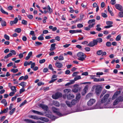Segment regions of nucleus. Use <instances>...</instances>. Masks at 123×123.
Returning a JSON list of instances; mask_svg holds the SVG:
<instances>
[{"mask_svg":"<svg viewBox=\"0 0 123 123\" xmlns=\"http://www.w3.org/2000/svg\"><path fill=\"white\" fill-rule=\"evenodd\" d=\"M101 26L100 24H98L96 25V30L98 31H100L101 30V28L99 27Z\"/></svg>","mask_w":123,"mask_h":123,"instance_id":"obj_25","label":"nucleus"},{"mask_svg":"<svg viewBox=\"0 0 123 123\" xmlns=\"http://www.w3.org/2000/svg\"><path fill=\"white\" fill-rule=\"evenodd\" d=\"M26 83L25 82H22L19 84V85L24 87L26 86Z\"/></svg>","mask_w":123,"mask_h":123,"instance_id":"obj_31","label":"nucleus"},{"mask_svg":"<svg viewBox=\"0 0 123 123\" xmlns=\"http://www.w3.org/2000/svg\"><path fill=\"white\" fill-rule=\"evenodd\" d=\"M79 73L78 72H74L73 73V74L72 75L73 77L76 76V75L77 74H78Z\"/></svg>","mask_w":123,"mask_h":123,"instance_id":"obj_59","label":"nucleus"},{"mask_svg":"<svg viewBox=\"0 0 123 123\" xmlns=\"http://www.w3.org/2000/svg\"><path fill=\"white\" fill-rule=\"evenodd\" d=\"M118 15L120 17H123V12H119Z\"/></svg>","mask_w":123,"mask_h":123,"instance_id":"obj_42","label":"nucleus"},{"mask_svg":"<svg viewBox=\"0 0 123 123\" xmlns=\"http://www.w3.org/2000/svg\"><path fill=\"white\" fill-rule=\"evenodd\" d=\"M110 2L112 5H114L116 3V0H111V1Z\"/></svg>","mask_w":123,"mask_h":123,"instance_id":"obj_52","label":"nucleus"},{"mask_svg":"<svg viewBox=\"0 0 123 123\" xmlns=\"http://www.w3.org/2000/svg\"><path fill=\"white\" fill-rule=\"evenodd\" d=\"M39 106L44 110L47 111L48 110V106L44 105L41 104L39 105Z\"/></svg>","mask_w":123,"mask_h":123,"instance_id":"obj_7","label":"nucleus"},{"mask_svg":"<svg viewBox=\"0 0 123 123\" xmlns=\"http://www.w3.org/2000/svg\"><path fill=\"white\" fill-rule=\"evenodd\" d=\"M39 119L46 122H48L49 121V120L47 118L43 117L39 118Z\"/></svg>","mask_w":123,"mask_h":123,"instance_id":"obj_14","label":"nucleus"},{"mask_svg":"<svg viewBox=\"0 0 123 123\" xmlns=\"http://www.w3.org/2000/svg\"><path fill=\"white\" fill-rule=\"evenodd\" d=\"M27 102V101L26 100H25L20 105V107H21L23 105H25Z\"/></svg>","mask_w":123,"mask_h":123,"instance_id":"obj_49","label":"nucleus"},{"mask_svg":"<svg viewBox=\"0 0 123 123\" xmlns=\"http://www.w3.org/2000/svg\"><path fill=\"white\" fill-rule=\"evenodd\" d=\"M112 23V22L111 21H107L106 22V24L109 25H111Z\"/></svg>","mask_w":123,"mask_h":123,"instance_id":"obj_56","label":"nucleus"},{"mask_svg":"<svg viewBox=\"0 0 123 123\" xmlns=\"http://www.w3.org/2000/svg\"><path fill=\"white\" fill-rule=\"evenodd\" d=\"M35 44H36V45H35V46H38V45H42V43L41 42L37 41L35 42Z\"/></svg>","mask_w":123,"mask_h":123,"instance_id":"obj_46","label":"nucleus"},{"mask_svg":"<svg viewBox=\"0 0 123 123\" xmlns=\"http://www.w3.org/2000/svg\"><path fill=\"white\" fill-rule=\"evenodd\" d=\"M80 16L81 18H80V19H77L75 21V23H76L77 22H78L80 20H82V18H83V15H82V16L80 15Z\"/></svg>","mask_w":123,"mask_h":123,"instance_id":"obj_44","label":"nucleus"},{"mask_svg":"<svg viewBox=\"0 0 123 123\" xmlns=\"http://www.w3.org/2000/svg\"><path fill=\"white\" fill-rule=\"evenodd\" d=\"M102 90V87L99 86H96L95 89V92L97 95H99L101 92Z\"/></svg>","mask_w":123,"mask_h":123,"instance_id":"obj_3","label":"nucleus"},{"mask_svg":"<svg viewBox=\"0 0 123 123\" xmlns=\"http://www.w3.org/2000/svg\"><path fill=\"white\" fill-rule=\"evenodd\" d=\"M24 121L27 122H29V123H35V122L33 121L32 120H31V119H25L24 120Z\"/></svg>","mask_w":123,"mask_h":123,"instance_id":"obj_26","label":"nucleus"},{"mask_svg":"<svg viewBox=\"0 0 123 123\" xmlns=\"http://www.w3.org/2000/svg\"><path fill=\"white\" fill-rule=\"evenodd\" d=\"M102 50H99L97 52V54L98 55H100L101 54H102Z\"/></svg>","mask_w":123,"mask_h":123,"instance_id":"obj_48","label":"nucleus"},{"mask_svg":"<svg viewBox=\"0 0 123 123\" xmlns=\"http://www.w3.org/2000/svg\"><path fill=\"white\" fill-rule=\"evenodd\" d=\"M4 37L6 39L9 40L10 39L9 37L6 34H5L4 35Z\"/></svg>","mask_w":123,"mask_h":123,"instance_id":"obj_50","label":"nucleus"},{"mask_svg":"<svg viewBox=\"0 0 123 123\" xmlns=\"http://www.w3.org/2000/svg\"><path fill=\"white\" fill-rule=\"evenodd\" d=\"M80 93H78L77 94L76 97V99L78 100L80 99Z\"/></svg>","mask_w":123,"mask_h":123,"instance_id":"obj_43","label":"nucleus"},{"mask_svg":"<svg viewBox=\"0 0 123 123\" xmlns=\"http://www.w3.org/2000/svg\"><path fill=\"white\" fill-rule=\"evenodd\" d=\"M92 95V93H88L86 96V97L88 98L90 97Z\"/></svg>","mask_w":123,"mask_h":123,"instance_id":"obj_62","label":"nucleus"},{"mask_svg":"<svg viewBox=\"0 0 123 123\" xmlns=\"http://www.w3.org/2000/svg\"><path fill=\"white\" fill-rule=\"evenodd\" d=\"M97 42L98 43H100L102 42L103 40L101 38H98L96 39Z\"/></svg>","mask_w":123,"mask_h":123,"instance_id":"obj_39","label":"nucleus"},{"mask_svg":"<svg viewBox=\"0 0 123 123\" xmlns=\"http://www.w3.org/2000/svg\"><path fill=\"white\" fill-rule=\"evenodd\" d=\"M74 95L72 94H69L67 96V98L68 99H71L74 98Z\"/></svg>","mask_w":123,"mask_h":123,"instance_id":"obj_13","label":"nucleus"},{"mask_svg":"<svg viewBox=\"0 0 123 123\" xmlns=\"http://www.w3.org/2000/svg\"><path fill=\"white\" fill-rule=\"evenodd\" d=\"M11 89L13 92H16V87L14 86H12L11 87Z\"/></svg>","mask_w":123,"mask_h":123,"instance_id":"obj_32","label":"nucleus"},{"mask_svg":"<svg viewBox=\"0 0 123 123\" xmlns=\"http://www.w3.org/2000/svg\"><path fill=\"white\" fill-rule=\"evenodd\" d=\"M101 15L104 18H106L107 17L106 14L104 13H101Z\"/></svg>","mask_w":123,"mask_h":123,"instance_id":"obj_55","label":"nucleus"},{"mask_svg":"<svg viewBox=\"0 0 123 123\" xmlns=\"http://www.w3.org/2000/svg\"><path fill=\"white\" fill-rule=\"evenodd\" d=\"M106 45L107 46L109 47L111 46V44L110 42H108L106 43Z\"/></svg>","mask_w":123,"mask_h":123,"instance_id":"obj_47","label":"nucleus"},{"mask_svg":"<svg viewBox=\"0 0 123 123\" xmlns=\"http://www.w3.org/2000/svg\"><path fill=\"white\" fill-rule=\"evenodd\" d=\"M1 103L4 104V106H6L7 104V103L5 99H4L2 100L1 101Z\"/></svg>","mask_w":123,"mask_h":123,"instance_id":"obj_18","label":"nucleus"},{"mask_svg":"<svg viewBox=\"0 0 123 123\" xmlns=\"http://www.w3.org/2000/svg\"><path fill=\"white\" fill-rule=\"evenodd\" d=\"M35 62H33L31 64V68H33L35 66Z\"/></svg>","mask_w":123,"mask_h":123,"instance_id":"obj_64","label":"nucleus"},{"mask_svg":"<svg viewBox=\"0 0 123 123\" xmlns=\"http://www.w3.org/2000/svg\"><path fill=\"white\" fill-rule=\"evenodd\" d=\"M95 23H93L91 24H89L88 26L89 27L90 29L91 28H92V27L94 26V25H95Z\"/></svg>","mask_w":123,"mask_h":123,"instance_id":"obj_41","label":"nucleus"},{"mask_svg":"<svg viewBox=\"0 0 123 123\" xmlns=\"http://www.w3.org/2000/svg\"><path fill=\"white\" fill-rule=\"evenodd\" d=\"M12 54L11 53H9V54L5 56L4 57L5 59H7L9 57H10L12 55Z\"/></svg>","mask_w":123,"mask_h":123,"instance_id":"obj_24","label":"nucleus"},{"mask_svg":"<svg viewBox=\"0 0 123 123\" xmlns=\"http://www.w3.org/2000/svg\"><path fill=\"white\" fill-rule=\"evenodd\" d=\"M56 44L55 43L52 44L51 45V47L50 49V50L51 51H53L55 49Z\"/></svg>","mask_w":123,"mask_h":123,"instance_id":"obj_12","label":"nucleus"},{"mask_svg":"<svg viewBox=\"0 0 123 123\" xmlns=\"http://www.w3.org/2000/svg\"><path fill=\"white\" fill-rule=\"evenodd\" d=\"M22 23L24 25H27V21L24 20H23L22 22Z\"/></svg>","mask_w":123,"mask_h":123,"instance_id":"obj_53","label":"nucleus"},{"mask_svg":"<svg viewBox=\"0 0 123 123\" xmlns=\"http://www.w3.org/2000/svg\"><path fill=\"white\" fill-rule=\"evenodd\" d=\"M72 91L73 92L76 93L78 92V89L77 88H75L73 89Z\"/></svg>","mask_w":123,"mask_h":123,"instance_id":"obj_51","label":"nucleus"},{"mask_svg":"<svg viewBox=\"0 0 123 123\" xmlns=\"http://www.w3.org/2000/svg\"><path fill=\"white\" fill-rule=\"evenodd\" d=\"M77 56L79 57L78 59L79 60L83 61L85 59L86 57L85 54L82 52H79L77 54Z\"/></svg>","mask_w":123,"mask_h":123,"instance_id":"obj_2","label":"nucleus"},{"mask_svg":"<svg viewBox=\"0 0 123 123\" xmlns=\"http://www.w3.org/2000/svg\"><path fill=\"white\" fill-rule=\"evenodd\" d=\"M27 17L30 19H31L33 18V16L32 15H29L27 16Z\"/></svg>","mask_w":123,"mask_h":123,"instance_id":"obj_60","label":"nucleus"},{"mask_svg":"<svg viewBox=\"0 0 123 123\" xmlns=\"http://www.w3.org/2000/svg\"><path fill=\"white\" fill-rule=\"evenodd\" d=\"M108 9L109 12L111 14V16H113L114 15V14L112 12V9L111 8H110L109 6H108Z\"/></svg>","mask_w":123,"mask_h":123,"instance_id":"obj_16","label":"nucleus"},{"mask_svg":"<svg viewBox=\"0 0 123 123\" xmlns=\"http://www.w3.org/2000/svg\"><path fill=\"white\" fill-rule=\"evenodd\" d=\"M38 40H44V37H43L40 36L38 37Z\"/></svg>","mask_w":123,"mask_h":123,"instance_id":"obj_61","label":"nucleus"},{"mask_svg":"<svg viewBox=\"0 0 123 123\" xmlns=\"http://www.w3.org/2000/svg\"><path fill=\"white\" fill-rule=\"evenodd\" d=\"M52 110L54 113H56L57 114L60 115L61 114L58 111V110L55 107H53L52 108Z\"/></svg>","mask_w":123,"mask_h":123,"instance_id":"obj_9","label":"nucleus"},{"mask_svg":"<svg viewBox=\"0 0 123 123\" xmlns=\"http://www.w3.org/2000/svg\"><path fill=\"white\" fill-rule=\"evenodd\" d=\"M106 91H107L106 90H104L103 91L100 95V98H101L102 97L103 95L106 92Z\"/></svg>","mask_w":123,"mask_h":123,"instance_id":"obj_34","label":"nucleus"},{"mask_svg":"<svg viewBox=\"0 0 123 123\" xmlns=\"http://www.w3.org/2000/svg\"><path fill=\"white\" fill-rule=\"evenodd\" d=\"M88 87V86H86L83 89V91L85 94L86 93L87 91Z\"/></svg>","mask_w":123,"mask_h":123,"instance_id":"obj_33","label":"nucleus"},{"mask_svg":"<svg viewBox=\"0 0 123 123\" xmlns=\"http://www.w3.org/2000/svg\"><path fill=\"white\" fill-rule=\"evenodd\" d=\"M47 8L48 9V12L49 13H51L52 11V9L50 8V6L49 5H48L47 6Z\"/></svg>","mask_w":123,"mask_h":123,"instance_id":"obj_28","label":"nucleus"},{"mask_svg":"<svg viewBox=\"0 0 123 123\" xmlns=\"http://www.w3.org/2000/svg\"><path fill=\"white\" fill-rule=\"evenodd\" d=\"M95 19H91L88 22V23L89 24H91L93 23H95Z\"/></svg>","mask_w":123,"mask_h":123,"instance_id":"obj_30","label":"nucleus"},{"mask_svg":"<svg viewBox=\"0 0 123 123\" xmlns=\"http://www.w3.org/2000/svg\"><path fill=\"white\" fill-rule=\"evenodd\" d=\"M77 27L79 28H81L83 27V25L81 24H79L77 25Z\"/></svg>","mask_w":123,"mask_h":123,"instance_id":"obj_57","label":"nucleus"},{"mask_svg":"<svg viewBox=\"0 0 123 123\" xmlns=\"http://www.w3.org/2000/svg\"><path fill=\"white\" fill-rule=\"evenodd\" d=\"M30 117L31 118L37 120L39 119V118L36 116L31 115Z\"/></svg>","mask_w":123,"mask_h":123,"instance_id":"obj_20","label":"nucleus"},{"mask_svg":"<svg viewBox=\"0 0 123 123\" xmlns=\"http://www.w3.org/2000/svg\"><path fill=\"white\" fill-rule=\"evenodd\" d=\"M53 104L54 105L57 107L59 106L60 105V103L56 101H54Z\"/></svg>","mask_w":123,"mask_h":123,"instance_id":"obj_15","label":"nucleus"},{"mask_svg":"<svg viewBox=\"0 0 123 123\" xmlns=\"http://www.w3.org/2000/svg\"><path fill=\"white\" fill-rule=\"evenodd\" d=\"M55 64L56 67L59 68H61L63 67L62 64L59 62H56Z\"/></svg>","mask_w":123,"mask_h":123,"instance_id":"obj_8","label":"nucleus"},{"mask_svg":"<svg viewBox=\"0 0 123 123\" xmlns=\"http://www.w3.org/2000/svg\"><path fill=\"white\" fill-rule=\"evenodd\" d=\"M87 46H89L90 47H92L94 46L93 42H91L89 43L87 45Z\"/></svg>","mask_w":123,"mask_h":123,"instance_id":"obj_36","label":"nucleus"},{"mask_svg":"<svg viewBox=\"0 0 123 123\" xmlns=\"http://www.w3.org/2000/svg\"><path fill=\"white\" fill-rule=\"evenodd\" d=\"M115 8L120 11H121L122 10L123 7L120 4H117L115 5Z\"/></svg>","mask_w":123,"mask_h":123,"instance_id":"obj_6","label":"nucleus"},{"mask_svg":"<svg viewBox=\"0 0 123 123\" xmlns=\"http://www.w3.org/2000/svg\"><path fill=\"white\" fill-rule=\"evenodd\" d=\"M62 94L61 93L58 92L56 93L55 94L53 95L52 97L54 99H57L58 98L62 97Z\"/></svg>","mask_w":123,"mask_h":123,"instance_id":"obj_4","label":"nucleus"},{"mask_svg":"<svg viewBox=\"0 0 123 123\" xmlns=\"http://www.w3.org/2000/svg\"><path fill=\"white\" fill-rule=\"evenodd\" d=\"M71 104L72 106L76 104L77 103V100L75 99H73L71 101Z\"/></svg>","mask_w":123,"mask_h":123,"instance_id":"obj_27","label":"nucleus"},{"mask_svg":"<svg viewBox=\"0 0 123 123\" xmlns=\"http://www.w3.org/2000/svg\"><path fill=\"white\" fill-rule=\"evenodd\" d=\"M92 42L94 45H97L98 44V42L96 39L93 40Z\"/></svg>","mask_w":123,"mask_h":123,"instance_id":"obj_58","label":"nucleus"},{"mask_svg":"<svg viewBox=\"0 0 123 123\" xmlns=\"http://www.w3.org/2000/svg\"><path fill=\"white\" fill-rule=\"evenodd\" d=\"M0 10L1 12L3 13L8 15V13L7 12L5 11L2 8L1 6H0Z\"/></svg>","mask_w":123,"mask_h":123,"instance_id":"obj_19","label":"nucleus"},{"mask_svg":"<svg viewBox=\"0 0 123 123\" xmlns=\"http://www.w3.org/2000/svg\"><path fill=\"white\" fill-rule=\"evenodd\" d=\"M64 59V58L62 55H60L58 57V60L59 61H62Z\"/></svg>","mask_w":123,"mask_h":123,"instance_id":"obj_29","label":"nucleus"},{"mask_svg":"<svg viewBox=\"0 0 123 123\" xmlns=\"http://www.w3.org/2000/svg\"><path fill=\"white\" fill-rule=\"evenodd\" d=\"M95 100L94 99H90L87 102V105L88 106H91L95 102Z\"/></svg>","mask_w":123,"mask_h":123,"instance_id":"obj_5","label":"nucleus"},{"mask_svg":"<svg viewBox=\"0 0 123 123\" xmlns=\"http://www.w3.org/2000/svg\"><path fill=\"white\" fill-rule=\"evenodd\" d=\"M121 37V36L120 34L118 35L116 37V40L117 41L120 40Z\"/></svg>","mask_w":123,"mask_h":123,"instance_id":"obj_23","label":"nucleus"},{"mask_svg":"<svg viewBox=\"0 0 123 123\" xmlns=\"http://www.w3.org/2000/svg\"><path fill=\"white\" fill-rule=\"evenodd\" d=\"M49 68L52 71H53L54 70V69L53 68L51 64H50L49 65Z\"/></svg>","mask_w":123,"mask_h":123,"instance_id":"obj_54","label":"nucleus"},{"mask_svg":"<svg viewBox=\"0 0 123 123\" xmlns=\"http://www.w3.org/2000/svg\"><path fill=\"white\" fill-rule=\"evenodd\" d=\"M120 98H121V97H119L115 100L113 103V105H116L118 104L119 102L121 101H120Z\"/></svg>","mask_w":123,"mask_h":123,"instance_id":"obj_10","label":"nucleus"},{"mask_svg":"<svg viewBox=\"0 0 123 123\" xmlns=\"http://www.w3.org/2000/svg\"><path fill=\"white\" fill-rule=\"evenodd\" d=\"M111 100V98L110 97L109 94H106L102 98L101 102L102 103H105L106 104H108Z\"/></svg>","mask_w":123,"mask_h":123,"instance_id":"obj_1","label":"nucleus"},{"mask_svg":"<svg viewBox=\"0 0 123 123\" xmlns=\"http://www.w3.org/2000/svg\"><path fill=\"white\" fill-rule=\"evenodd\" d=\"M71 91V90L69 89H66L64 90V92L66 94H67L69 93Z\"/></svg>","mask_w":123,"mask_h":123,"instance_id":"obj_22","label":"nucleus"},{"mask_svg":"<svg viewBox=\"0 0 123 123\" xmlns=\"http://www.w3.org/2000/svg\"><path fill=\"white\" fill-rule=\"evenodd\" d=\"M10 51L13 55H15L16 54V52L14 50H11Z\"/></svg>","mask_w":123,"mask_h":123,"instance_id":"obj_63","label":"nucleus"},{"mask_svg":"<svg viewBox=\"0 0 123 123\" xmlns=\"http://www.w3.org/2000/svg\"><path fill=\"white\" fill-rule=\"evenodd\" d=\"M32 111L33 113L35 114H36L40 115H42L43 114V113H42L41 112L34 110H32Z\"/></svg>","mask_w":123,"mask_h":123,"instance_id":"obj_17","label":"nucleus"},{"mask_svg":"<svg viewBox=\"0 0 123 123\" xmlns=\"http://www.w3.org/2000/svg\"><path fill=\"white\" fill-rule=\"evenodd\" d=\"M81 79V77L80 75L77 76H76L74 78V80L76 81L78 80H79Z\"/></svg>","mask_w":123,"mask_h":123,"instance_id":"obj_35","label":"nucleus"},{"mask_svg":"<svg viewBox=\"0 0 123 123\" xmlns=\"http://www.w3.org/2000/svg\"><path fill=\"white\" fill-rule=\"evenodd\" d=\"M120 93V92H117L115 93L113 95L112 98V99L114 100L117 98L118 94H119Z\"/></svg>","mask_w":123,"mask_h":123,"instance_id":"obj_11","label":"nucleus"},{"mask_svg":"<svg viewBox=\"0 0 123 123\" xmlns=\"http://www.w3.org/2000/svg\"><path fill=\"white\" fill-rule=\"evenodd\" d=\"M15 108H13L9 112L10 114L11 115L12 114L14 113L15 110Z\"/></svg>","mask_w":123,"mask_h":123,"instance_id":"obj_45","label":"nucleus"},{"mask_svg":"<svg viewBox=\"0 0 123 123\" xmlns=\"http://www.w3.org/2000/svg\"><path fill=\"white\" fill-rule=\"evenodd\" d=\"M6 21L2 20L1 22V25L2 26H6Z\"/></svg>","mask_w":123,"mask_h":123,"instance_id":"obj_40","label":"nucleus"},{"mask_svg":"<svg viewBox=\"0 0 123 123\" xmlns=\"http://www.w3.org/2000/svg\"><path fill=\"white\" fill-rule=\"evenodd\" d=\"M15 32L19 33L21 31V30L20 28H17L15 30Z\"/></svg>","mask_w":123,"mask_h":123,"instance_id":"obj_38","label":"nucleus"},{"mask_svg":"<svg viewBox=\"0 0 123 123\" xmlns=\"http://www.w3.org/2000/svg\"><path fill=\"white\" fill-rule=\"evenodd\" d=\"M66 103L68 107H70L72 106L71 102H70L69 101H67L66 102Z\"/></svg>","mask_w":123,"mask_h":123,"instance_id":"obj_21","label":"nucleus"},{"mask_svg":"<svg viewBox=\"0 0 123 123\" xmlns=\"http://www.w3.org/2000/svg\"><path fill=\"white\" fill-rule=\"evenodd\" d=\"M10 71L13 73H16L18 71V70L17 69H15L13 68L11 69Z\"/></svg>","mask_w":123,"mask_h":123,"instance_id":"obj_37","label":"nucleus"}]
</instances>
